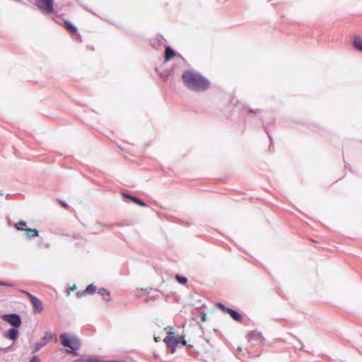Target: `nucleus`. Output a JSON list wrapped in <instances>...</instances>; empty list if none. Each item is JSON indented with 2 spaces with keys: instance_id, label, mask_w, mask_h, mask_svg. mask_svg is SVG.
I'll return each instance as SVG.
<instances>
[{
  "instance_id": "nucleus-1",
  "label": "nucleus",
  "mask_w": 362,
  "mask_h": 362,
  "mask_svg": "<svg viewBox=\"0 0 362 362\" xmlns=\"http://www.w3.org/2000/svg\"><path fill=\"white\" fill-rule=\"evenodd\" d=\"M182 80L185 86L193 91H205L210 86V82L207 78L192 70L185 71L182 74Z\"/></svg>"
},
{
  "instance_id": "nucleus-2",
  "label": "nucleus",
  "mask_w": 362,
  "mask_h": 362,
  "mask_svg": "<svg viewBox=\"0 0 362 362\" xmlns=\"http://www.w3.org/2000/svg\"><path fill=\"white\" fill-rule=\"evenodd\" d=\"M62 344L68 347L70 349H65V352L71 354L74 356H77L78 354L76 352L80 348V341L74 337H69L66 333H63L59 337Z\"/></svg>"
},
{
  "instance_id": "nucleus-3",
  "label": "nucleus",
  "mask_w": 362,
  "mask_h": 362,
  "mask_svg": "<svg viewBox=\"0 0 362 362\" xmlns=\"http://www.w3.org/2000/svg\"><path fill=\"white\" fill-rule=\"evenodd\" d=\"M164 342L168 347H171V353L173 354L175 351L177 346L182 343L183 346L186 345V341L184 339V337H175L174 336V332L172 331H170L168 332V335L164 339Z\"/></svg>"
},
{
  "instance_id": "nucleus-4",
  "label": "nucleus",
  "mask_w": 362,
  "mask_h": 362,
  "mask_svg": "<svg viewBox=\"0 0 362 362\" xmlns=\"http://www.w3.org/2000/svg\"><path fill=\"white\" fill-rule=\"evenodd\" d=\"M35 4L40 11L47 14L54 11L53 0H35Z\"/></svg>"
},
{
  "instance_id": "nucleus-5",
  "label": "nucleus",
  "mask_w": 362,
  "mask_h": 362,
  "mask_svg": "<svg viewBox=\"0 0 362 362\" xmlns=\"http://www.w3.org/2000/svg\"><path fill=\"white\" fill-rule=\"evenodd\" d=\"M1 319L16 328L20 327L22 323L20 316L17 314L4 315L1 317Z\"/></svg>"
},
{
  "instance_id": "nucleus-6",
  "label": "nucleus",
  "mask_w": 362,
  "mask_h": 362,
  "mask_svg": "<svg viewBox=\"0 0 362 362\" xmlns=\"http://www.w3.org/2000/svg\"><path fill=\"white\" fill-rule=\"evenodd\" d=\"M27 296H28L33 307V311L35 313H40L43 310V305L42 303L40 300H39L35 296H33L32 294L29 293H26Z\"/></svg>"
},
{
  "instance_id": "nucleus-7",
  "label": "nucleus",
  "mask_w": 362,
  "mask_h": 362,
  "mask_svg": "<svg viewBox=\"0 0 362 362\" xmlns=\"http://www.w3.org/2000/svg\"><path fill=\"white\" fill-rule=\"evenodd\" d=\"M18 335V331L17 328L13 327L9 329L6 332L4 333V337L11 340H16Z\"/></svg>"
},
{
  "instance_id": "nucleus-8",
  "label": "nucleus",
  "mask_w": 362,
  "mask_h": 362,
  "mask_svg": "<svg viewBox=\"0 0 362 362\" xmlns=\"http://www.w3.org/2000/svg\"><path fill=\"white\" fill-rule=\"evenodd\" d=\"M62 26L66 29L70 34H74L77 33V28L71 22L67 20L64 21Z\"/></svg>"
},
{
  "instance_id": "nucleus-9",
  "label": "nucleus",
  "mask_w": 362,
  "mask_h": 362,
  "mask_svg": "<svg viewBox=\"0 0 362 362\" xmlns=\"http://www.w3.org/2000/svg\"><path fill=\"white\" fill-rule=\"evenodd\" d=\"M52 339H54L55 341H57V335L55 334H52V333L48 332L45 334L44 337L40 339V341L45 346L47 344H48Z\"/></svg>"
},
{
  "instance_id": "nucleus-10",
  "label": "nucleus",
  "mask_w": 362,
  "mask_h": 362,
  "mask_svg": "<svg viewBox=\"0 0 362 362\" xmlns=\"http://www.w3.org/2000/svg\"><path fill=\"white\" fill-rule=\"evenodd\" d=\"M96 291V286L93 284H90L81 293H77V297H81L87 294H93Z\"/></svg>"
},
{
  "instance_id": "nucleus-11",
  "label": "nucleus",
  "mask_w": 362,
  "mask_h": 362,
  "mask_svg": "<svg viewBox=\"0 0 362 362\" xmlns=\"http://www.w3.org/2000/svg\"><path fill=\"white\" fill-rule=\"evenodd\" d=\"M175 55H176V54H175V51L170 47H165V56H164L165 62L170 61L174 57H175Z\"/></svg>"
},
{
  "instance_id": "nucleus-12",
  "label": "nucleus",
  "mask_w": 362,
  "mask_h": 362,
  "mask_svg": "<svg viewBox=\"0 0 362 362\" xmlns=\"http://www.w3.org/2000/svg\"><path fill=\"white\" fill-rule=\"evenodd\" d=\"M353 45L356 49L362 52V37L359 35L354 36Z\"/></svg>"
},
{
  "instance_id": "nucleus-13",
  "label": "nucleus",
  "mask_w": 362,
  "mask_h": 362,
  "mask_svg": "<svg viewBox=\"0 0 362 362\" xmlns=\"http://www.w3.org/2000/svg\"><path fill=\"white\" fill-rule=\"evenodd\" d=\"M228 314L230 315V316L235 321L237 322H241L243 317L240 314H239L237 311L233 310L232 309H228Z\"/></svg>"
},
{
  "instance_id": "nucleus-14",
  "label": "nucleus",
  "mask_w": 362,
  "mask_h": 362,
  "mask_svg": "<svg viewBox=\"0 0 362 362\" xmlns=\"http://www.w3.org/2000/svg\"><path fill=\"white\" fill-rule=\"evenodd\" d=\"M25 230H27L26 235H27L28 238H30L31 237L39 236V233L37 229L27 228V229H25Z\"/></svg>"
},
{
  "instance_id": "nucleus-15",
  "label": "nucleus",
  "mask_w": 362,
  "mask_h": 362,
  "mask_svg": "<svg viewBox=\"0 0 362 362\" xmlns=\"http://www.w3.org/2000/svg\"><path fill=\"white\" fill-rule=\"evenodd\" d=\"M98 293L100 294L101 296H103L104 297V299L106 301H110V292L108 291H107L106 289H105V288H100L98 290Z\"/></svg>"
},
{
  "instance_id": "nucleus-16",
  "label": "nucleus",
  "mask_w": 362,
  "mask_h": 362,
  "mask_svg": "<svg viewBox=\"0 0 362 362\" xmlns=\"http://www.w3.org/2000/svg\"><path fill=\"white\" fill-rule=\"evenodd\" d=\"M27 223L25 221H20L18 223H15L13 225L14 228L18 230H25V226Z\"/></svg>"
},
{
  "instance_id": "nucleus-17",
  "label": "nucleus",
  "mask_w": 362,
  "mask_h": 362,
  "mask_svg": "<svg viewBox=\"0 0 362 362\" xmlns=\"http://www.w3.org/2000/svg\"><path fill=\"white\" fill-rule=\"evenodd\" d=\"M175 279L179 283L182 284H185L187 281V279L186 277L178 274L175 276Z\"/></svg>"
},
{
  "instance_id": "nucleus-18",
  "label": "nucleus",
  "mask_w": 362,
  "mask_h": 362,
  "mask_svg": "<svg viewBox=\"0 0 362 362\" xmlns=\"http://www.w3.org/2000/svg\"><path fill=\"white\" fill-rule=\"evenodd\" d=\"M43 346H45L44 344L40 340V341L35 344L33 352H37Z\"/></svg>"
},
{
  "instance_id": "nucleus-19",
  "label": "nucleus",
  "mask_w": 362,
  "mask_h": 362,
  "mask_svg": "<svg viewBox=\"0 0 362 362\" xmlns=\"http://www.w3.org/2000/svg\"><path fill=\"white\" fill-rule=\"evenodd\" d=\"M123 197L124 198H127V199H130L131 201H132L133 202H134L135 204H137V202L139 200V199L137 197H133L132 195H129V194H123Z\"/></svg>"
},
{
  "instance_id": "nucleus-20",
  "label": "nucleus",
  "mask_w": 362,
  "mask_h": 362,
  "mask_svg": "<svg viewBox=\"0 0 362 362\" xmlns=\"http://www.w3.org/2000/svg\"><path fill=\"white\" fill-rule=\"evenodd\" d=\"M216 307L219 308L221 310H222L223 312H225V313H228V310L229 309L221 303H216Z\"/></svg>"
},
{
  "instance_id": "nucleus-21",
  "label": "nucleus",
  "mask_w": 362,
  "mask_h": 362,
  "mask_svg": "<svg viewBox=\"0 0 362 362\" xmlns=\"http://www.w3.org/2000/svg\"><path fill=\"white\" fill-rule=\"evenodd\" d=\"M30 362H40V360H39L37 356H34L32 357V358H31Z\"/></svg>"
},
{
  "instance_id": "nucleus-22",
  "label": "nucleus",
  "mask_w": 362,
  "mask_h": 362,
  "mask_svg": "<svg viewBox=\"0 0 362 362\" xmlns=\"http://www.w3.org/2000/svg\"><path fill=\"white\" fill-rule=\"evenodd\" d=\"M138 205L141 206H146V204L141 199H139L138 202H137V204Z\"/></svg>"
},
{
  "instance_id": "nucleus-23",
  "label": "nucleus",
  "mask_w": 362,
  "mask_h": 362,
  "mask_svg": "<svg viewBox=\"0 0 362 362\" xmlns=\"http://www.w3.org/2000/svg\"><path fill=\"white\" fill-rule=\"evenodd\" d=\"M0 286H11L12 284L9 283L0 281Z\"/></svg>"
},
{
  "instance_id": "nucleus-24",
  "label": "nucleus",
  "mask_w": 362,
  "mask_h": 362,
  "mask_svg": "<svg viewBox=\"0 0 362 362\" xmlns=\"http://www.w3.org/2000/svg\"><path fill=\"white\" fill-rule=\"evenodd\" d=\"M60 204H61V205H62L63 207H64V208H66V209H67V208H68V205H67L66 203H64V202H60Z\"/></svg>"
},
{
  "instance_id": "nucleus-25",
  "label": "nucleus",
  "mask_w": 362,
  "mask_h": 362,
  "mask_svg": "<svg viewBox=\"0 0 362 362\" xmlns=\"http://www.w3.org/2000/svg\"><path fill=\"white\" fill-rule=\"evenodd\" d=\"M71 291H74L75 289H76V286L74 284L73 285L71 288H70Z\"/></svg>"
},
{
  "instance_id": "nucleus-26",
  "label": "nucleus",
  "mask_w": 362,
  "mask_h": 362,
  "mask_svg": "<svg viewBox=\"0 0 362 362\" xmlns=\"http://www.w3.org/2000/svg\"><path fill=\"white\" fill-rule=\"evenodd\" d=\"M154 340L155 341L158 342L160 341V338L159 337H154Z\"/></svg>"
},
{
  "instance_id": "nucleus-27",
  "label": "nucleus",
  "mask_w": 362,
  "mask_h": 362,
  "mask_svg": "<svg viewBox=\"0 0 362 362\" xmlns=\"http://www.w3.org/2000/svg\"><path fill=\"white\" fill-rule=\"evenodd\" d=\"M202 319V321H205L206 320V315H203Z\"/></svg>"
}]
</instances>
